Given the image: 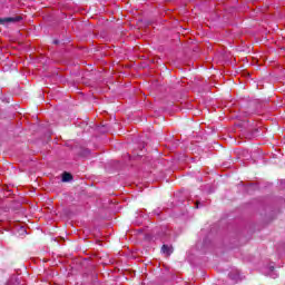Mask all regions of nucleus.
<instances>
[{"label": "nucleus", "mask_w": 285, "mask_h": 285, "mask_svg": "<svg viewBox=\"0 0 285 285\" xmlns=\"http://www.w3.org/2000/svg\"><path fill=\"white\" fill-rule=\"evenodd\" d=\"M21 21H23L21 16L0 18V26H10V23H19Z\"/></svg>", "instance_id": "obj_1"}, {"label": "nucleus", "mask_w": 285, "mask_h": 285, "mask_svg": "<svg viewBox=\"0 0 285 285\" xmlns=\"http://www.w3.org/2000/svg\"><path fill=\"white\" fill-rule=\"evenodd\" d=\"M161 253H164V255H167V257H170V255H173V246L163 245Z\"/></svg>", "instance_id": "obj_2"}, {"label": "nucleus", "mask_w": 285, "mask_h": 285, "mask_svg": "<svg viewBox=\"0 0 285 285\" xmlns=\"http://www.w3.org/2000/svg\"><path fill=\"white\" fill-rule=\"evenodd\" d=\"M71 179H72V174L70 173L62 174V181H71Z\"/></svg>", "instance_id": "obj_3"}, {"label": "nucleus", "mask_w": 285, "mask_h": 285, "mask_svg": "<svg viewBox=\"0 0 285 285\" xmlns=\"http://www.w3.org/2000/svg\"><path fill=\"white\" fill-rule=\"evenodd\" d=\"M53 43L57 46L59 43V40H55Z\"/></svg>", "instance_id": "obj_4"}, {"label": "nucleus", "mask_w": 285, "mask_h": 285, "mask_svg": "<svg viewBox=\"0 0 285 285\" xmlns=\"http://www.w3.org/2000/svg\"><path fill=\"white\" fill-rule=\"evenodd\" d=\"M271 271H275V267H271Z\"/></svg>", "instance_id": "obj_5"}]
</instances>
